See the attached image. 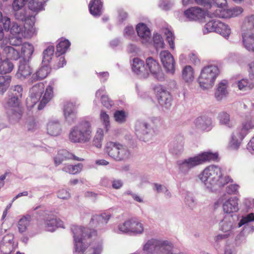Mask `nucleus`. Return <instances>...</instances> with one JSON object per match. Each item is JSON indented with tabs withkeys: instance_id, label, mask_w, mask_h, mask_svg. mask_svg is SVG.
Listing matches in <instances>:
<instances>
[{
	"instance_id": "obj_57",
	"label": "nucleus",
	"mask_w": 254,
	"mask_h": 254,
	"mask_svg": "<svg viewBox=\"0 0 254 254\" xmlns=\"http://www.w3.org/2000/svg\"><path fill=\"white\" fill-rule=\"evenodd\" d=\"M100 120L102 121L106 131H108L110 127V118L109 115L104 111H101L100 113Z\"/></svg>"
},
{
	"instance_id": "obj_30",
	"label": "nucleus",
	"mask_w": 254,
	"mask_h": 254,
	"mask_svg": "<svg viewBox=\"0 0 254 254\" xmlns=\"http://www.w3.org/2000/svg\"><path fill=\"white\" fill-rule=\"evenodd\" d=\"M219 225L220 230L230 234L235 226L234 219L232 216H225Z\"/></svg>"
},
{
	"instance_id": "obj_56",
	"label": "nucleus",
	"mask_w": 254,
	"mask_h": 254,
	"mask_svg": "<svg viewBox=\"0 0 254 254\" xmlns=\"http://www.w3.org/2000/svg\"><path fill=\"white\" fill-rule=\"evenodd\" d=\"M243 27L246 29L254 28V14L246 17L243 22Z\"/></svg>"
},
{
	"instance_id": "obj_31",
	"label": "nucleus",
	"mask_w": 254,
	"mask_h": 254,
	"mask_svg": "<svg viewBox=\"0 0 254 254\" xmlns=\"http://www.w3.org/2000/svg\"><path fill=\"white\" fill-rule=\"evenodd\" d=\"M47 132L52 136L60 135L62 131V126L58 120H51L49 122L47 127Z\"/></svg>"
},
{
	"instance_id": "obj_3",
	"label": "nucleus",
	"mask_w": 254,
	"mask_h": 254,
	"mask_svg": "<svg viewBox=\"0 0 254 254\" xmlns=\"http://www.w3.org/2000/svg\"><path fill=\"white\" fill-rule=\"evenodd\" d=\"M161 125L159 118L154 117L148 121L138 120L135 125V134L140 140L149 142L158 134Z\"/></svg>"
},
{
	"instance_id": "obj_20",
	"label": "nucleus",
	"mask_w": 254,
	"mask_h": 254,
	"mask_svg": "<svg viewBox=\"0 0 254 254\" xmlns=\"http://www.w3.org/2000/svg\"><path fill=\"white\" fill-rule=\"evenodd\" d=\"M111 216V214L107 212L93 215L91 218L90 224L92 226L102 229L108 223Z\"/></svg>"
},
{
	"instance_id": "obj_45",
	"label": "nucleus",
	"mask_w": 254,
	"mask_h": 254,
	"mask_svg": "<svg viewBox=\"0 0 254 254\" xmlns=\"http://www.w3.org/2000/svg\"><path fill=\"white\" fill-rule=\"evenodd\" d=\"M55 48L53 46L48 47L43 53L42 64H48L54 55Z\"/></svg>"
},
{
	"instance_id": "obj_41",
	"label": "nucleus",
	"mask_w": 254,
	"mask_h": 254,
	"mask_svg": "<svg viewBox=\"0 0 254 254\" xmlns=\"http://www.w3.org/2000/svg\"><path fill=\"white\" fill-rule=\"evenodd\" d=\"M238 89L242 91H248L254 87V83L247 78H243L237 82Z\"/></svg>"
},
{
	"instance_id": "obj_7",
	"label": "nucleus",
	"mask_w": 254,
	"mask_h": 254,
	"mask_svg": "<svg viewBox=\"0 0 254 254\" xmlns=\"http://www.w3.org/2000/svg\"><path fill=\"white\" fill-rule=\"evenodd\" d=\"M254 128V117L247 116L241 127L237 128L232 133L229 145L234 149H238L243 139L251 129Z\"/></svg>"
},
{
	"instance_id": "obj_23",
	"label": "nucleus",
	"mask_w": 254,
	"mask_h": 254,
	"mask_svg": "<svg viewBox=\"0 0 254 254\" xmlns=\"http://www.w3.org/2000/svg\"><path fill=\"white\" fill-rule=\"evenodd\" d=\"M132 71L141 78L148 77L147 68L143 61L139 58H135L133 59L132 64Z\"/></svg>"
},
{
	"instance_id": "obj_1",
	"label": "nucleus",
	"mask_w": 254,
	"mask_h": 254,
	"mask_svg": "<svg viewBox=\"0 0 254 254\" xmlns=\"http://www.w3.org/2000/svg\"><path fill=\"white\" fill-rule=\"evenodd\" d=\"M74 250L76 254H101L103 251L101 240L96 239V232L80 226L71 227Z\"/></svg>"
},
{
	"instance_id": "obj_55",
	"label": "nucleus",
	"mask_w": 254,
	"mask_h": 254,
	"mask_svg": "<svg viewBox=\"0 0 254 254\" xmlns=\"http://www.w3.org/2000/svg\"><path fill=\"white\" fill-rule=\"evenodd\" d=\"M152 40L154 47L157 50L164 48V40L160 35L158 33L154 34L152 38Z\"/></svg>"
},
{
	"instance_id": "obj_13",
	"label": "nucleus",
	"mask_w": 254,
	"mask_h": 254,
	"mask_svg": "<svg viewBox=\"0 0 254 254\" xmlns=\"http://www.w3.org/2000/svg\"><path fill=\"white\" fill-rule=\"evenodd\" d=\"M154 89L159 104L166 109H169L172 106L173 100L170 92L161 86H156Z\"/></svg>"
},
{
	"instance_id": "obj_17",
	"label": "nucleus",
	"mask_w": 254,
	"mask_h": 254,
	"mask_svg": "<svg viewBox=\"0 0 254 254\" xmlns=\"http://www.w3.org/2000/svg\"><path fill=\"white\" fill-rule=\"evenodd\" d=\"M27 0H14L12 4L13 14L15 18L20 21L26 19V14L24 6Z\"/></svg>"
},
{
	"instance_id": "obj_64",
	"label": "nucleus",
	"mask_w": 254,
	"mask_h": 254,
	"mask_svg": "<svg viewBox=\"0 0 254 254\" xmlns=\"http://www.w3.org/2000/svg\"><path fill=\"white\" fill-rule=\"evenodd\" d=\"M173 3L168 0H161L159 3L160 8L164 10L170 9Z\"/></svg>"
},
{
	"instance_id": "obj_15",
	"label": "nucleus",
	"mask_w": 254,
	"mask_h": 254,
	"mask_svg": "<svg viewBox=\"0 0 254 254\" xmlns=\"http://www.w3.org/2000/svg\"><path fill=\"white\" fill-rule=\"evenodd\" d=\"M136 30L143 45L148 46L152 44L151 31L146 24L143 23H138L136 25Z\"/></svg>"
},
{
	"instance_id": "obj_8",
	"label": "nucleus",
	"mask_w": 254,
	"mask_h": 254,
	"mask_svg": "<svg viewBox=\"0 0 254 254\" xmlns=\"http://www.w3.org/2000/svg\"><path fill=\"white\" fill-rule=\"evenodd\" d=\"M219 73V69L216 65L211 64L203 67L197 78L200 87L203 89L212 87Z\"/></svg>"
},
{
	"instance_id": "obj_50",
	"label": "nucleus",
	"mask_w": 254,
	"mask_h": 254,
	"mask_svg": "<svg viewBox=\"0 0 254 254\" xmlns=\"http://www.w3.org/2000/svg\"><path fill=\"white\" fill-rule=\"evenodd\" d=\"M127 113L124 110L116 111L114 114L115 120L119 124L125 123L127 121Z\"/></svg>"
},
{
	"instance_id": "obj_2",
	"label": "nucleus",
	"mask_w": 254,
	"mask_h": 254,
	"mask_svg": "<svg viewBox=\"0 0 254 254\" xmlns=\"http://www.w3.org/2000/svg\"><path fill=\"white\" fill-rule=\"evenodd\" d=\"M198 178L203 183L205 189L210 192H215L233 182L229 176L223 174L220 167L214 165L206 167L198 175Z\"/></svg>"
},
{
	"instance_id": "obj_9",
	"label": "nucleus",
	"mask_w": 254,
	"mask_h": 254,
	"mask_svg": "<svg viewBox=\"0 0 254 254\" xmlns=\"http://www.w3.org/2000/svg\"><path fill=\"white\" fill-rule=\"evenodd\" d=\"M104 151L116 161L126 160L130 156V152L127 147L117 141H108L106 143Z\"/></svg>"
},
{
	"instance_id": "obj_25",
	"label": "nucleus",
	"mask_w": 254,
	"mask_h": 254,
	"mask_svg": "<svg viewBox=\"0 0 254 254\" xmlns=\"http://www.w3.org/2000/svg\"><path fill=\"white\" fill-rule=\"evenodd\" d=\"M228 81L226 80H222L217 85L216 91L215 92V98L218 101H221L226 98L228 94Z\"/></svg>"
},
{
	"instance_id": "obj_11",
	"label": "nucleus",
	"mask_w": 254,
	"mask_h": 254,
	"mask_svg": "<svg viewBox=\"0 0 254 254\" xmlns=\"http://www.w3.org/2000/svg\"><path fill=\"white\" fill-rule=\"evenodd\" d=\"M20 99L11 95L4 105L9 120L12 122H17L21 117L22 112L19 107Z\"/></svg>"
},
{
	"instance_id": "obj_26",
	"label": "nucleus",
	"mask_w": 254,
	"mask_h": 254,
	"mask_svg": "<svg viewBox=\"0 0 254 254\" xmlns=\"http://www.w3.org/2000/svg\"><path fill=\"white\" fill-rule=\"evenodd\" d=\"M32 73V68L29 62L22 61L20 62L18 69L16 73V77L21 80L28 77Z\"/></svg>"
},
{
	"instance_id": "obj_22",
	"label": "nucleus",
	"mask_w": 254,
	"mask_h": 254,
	"mask_svg": "<svg viewBox=\"0 0 254 254\" xmlns=\"http://www.w3.org/2000/svg\"><path fill=\"white\" fill-rule=\"evenodd\" d=\"M35 17L31 15L26 16L23 25V36L24 38H30L36 34V29L34 27Z\"/></svg>"
},
{
	"instance_id": "obj_40",
	"label": "nucleus",
	"mask_w": 254,
	"mask_h": 254,
	"mask_svg": "<svg viewBox=\"0 0 254 254\" xmlns=\"http://www.w3.org/2000/svg\"><path fill=\"white\" fill-rule=\"evenodd\" d=\"M97 97H101V102L103 105L107 108H110L113 104V101L111 100L108 96L105 95V88L102 87L96 93Z\"/></svg>"
},
{
	"instance_id": "obj_42",
	"label": "nucleus",
	"mask_w": 254,
	"mask_h": 254,
	"mask_svg": "<svg viewBox=\"0 0 254 254\" xmlns=\"http://www.w3.org/2000/svg\"><path fill=\"white\" fill-rule=\"evenodd\" d=\"M70 45V43L68 40L61 39L57 46L56 55L57 57H60L61 55L64 54Z\"/></svg>"
},
{
	"instance_id": "obj_63",
	"label": "nucleus",
	"mask_w": 254,
	"mask_h": 254,
	"mask_svg": "<svg viewBox=\"0 0 254 254\" xmlns=\"http://www.w3.org/2000/svg\"><path fill=\"white\" fill-rule=\"evenodd\" d=\"M127 52L133 56L137 55L140 51L139 47L134 44H129L127 48Z\"/></svg>"
},
{
	"instance_id": "obj_19",
	"label": "nucleus",
	"mask_w": 254,
	"mask_h": 254,
	"mask_svg": "<svg viewBox=\"0 0 254 254\" xmlns=\"http://www.w3.org/2000/svg\"><path fill=\"white\" fill-rule=\"evenodd\" d=\"M217 5L220 6L214 7L211 6L210 11L207 12L208 15L210 17H216L219 18H227V8H223V5H225L226 3V0H214Z\"/></svg>"
},
{
	"instance_id": "obj_53",
	"label": "nucleus",
	"mask_w": 254,
	"mask_h": 254,
	"mask_svg": "<svg viewBox=\"0 0 254 254\" xmlns=\"http://www.w3.org/2000/svg\"><path fill=\"white\" fill-rule=\"evenodd\" d=\"M10 32L12 35L23 36V25L13 23Z\"/></svg>"
},
{
	"instance_id": "obj_29",
	"label": "nucleus",
	"mask_w": 254,
	"mask_h": 254,
	"mask_svg": "<svg viewBox=\"0 0 254 254\" xmlns=\"http://www.w3.org/2000/svg\"><path fill=\"white\" fill-rule=\"evenodd\" d=\"M238 200L236 197H231L226 200L223 204V211L227 213L238 211L239 209Z\"/></svg>"
},
{
	"instance_id": "obj_51",
	"label": "nucleus",
	"mask_w": 254,
	"mask_h": 254,
	"mask_svg": "<svg viewBox=\"0 0 254 254\" xmlns=\"http://www.w3.org/2000/svg\"><path fill=\"white\" fill-rule=\"evenodd\" d=\"M170 151L173 154L179 155L184 151V142L181 139L179 142H174L171 145Z\"/></svg>"
},
{
	"instance_id": "obj_12",
	"label": "nucleus",
	"mask_w": 254,
	"mask_h": 254,
	"mask_svg": "<svg viewBox=\"0 0 254 254\" xmlns=\"http://www.w3.org/2000/svg\"><path fill=\"white\" fill-rule=\"evenodd\" d=\"M145 67L147 68L148 76L150 73L155 78L159 81L165 79V75L158 62L152 57L146 59Z\"/></svg>"
},
{
	"instance_id": "obj_39",
	"label": "nucleus",
	"mask_w": 254,
	"mask_h": 254,
	"mask_svg": "<svg viewBox=\"0 0 254 254\" xmlns=\"http://www.w3.org/2000/svg\"><path fill=\"white\" fill-rule=\"evenodd\" d=\"M12 80L9 75H0V94H3L9 88Z\"/></svg>"
},
{
	"instance_id": "obj_37",
	"label": "nucleus",
	"mask_w": 254,
	"mask_h": 254,
	"mask_svg": "<svg viewBox=\"0 0 254 254\" xmlns=\"http://www.w3.org/2000/svg\"><path fill=\"white\" fill-rule=\"evenodd\" d=\"M1 48L3 49V54H5L6 56V59H10L13 60H17L20 58V55L19 52L11 46H3L2 45Z\"/></svg>"
},
{
	"instance_id": "obj_54",
	"label": "nucleus",
	"mask_w": 254,
	"mask_h": 254,
	"mask_svg": "<svg viewBox=\"0 0 254 254\" xmlns=\"http://www.w3.org/2000/svg\"><path fill=\"white\" fill-rule=\"evenodd\" d=\"M243 9L240 6L227 8V18L238 16L243 13Z\"/></svg>"
},
{
	"instance_id": "obj_21",
	"label": "nucleus",
	"mask_w": 254,
	"mask_h": 254,
	"mask_svg": "<svg viewBox=\"0 0 254 254\" xmlns=\"http://www.w3.org/2000/svg\"><path fill=\"white\" fill-rule=\"evenodd\" d=\"M13 239L12 234H7L3 237L0 245V250L3 254H10L14 250Z\"/></svg>"
},
{
	"instance_id": "obj_47",
	"label": "nucleus",
	"mask_w": 254,
	"mask_h": 254,
	"mask_svg": "<svg viewBox=\"0 0 254 254\" xmlns=\"http://www.w3.org/2000/svg\"><path fill=\"white\" fill-rule=\"evenodd\" d=\"M104 139V132L102 129L98 128L93 139V145L98 148H101Z\"/></svg>"
},
{
	"instance_id": "obj_6",
	"label": "nucleus",
	"mask_w": 254,
	"mask_h": 254,
	"mask_svg": "<svg viewBox=\"0 0 254 254\" xmlns=\"http://www.w3.org/2000/svg\"><path fill=\"white\" fill-rule=\"evenodd\" d=\"M69 139L73 143H86L92 137L90 124L84 122L71 128L69 133Z\"/></svg>"
},
{
	"instance_id": "obj_60",
	"label": "nucleus",
	"mask_w": 254,
	"mask_h": 254,
	"mask_svg": "<svg viewBox=\"0 0 254 254\" xmlns=\"http://www.w3.org/2000/svg\"><path fill=\"white\" fill-rule=\"evenodd\" d=\"M23 88L21 85H17L13 86L11 95L21 99L22 96Z\"/></svg>"
},
{
	"instance_id": "obj_49",
	"label": "nucleus",
	"mask_w": 254,
	"mask_h": 254,
	"mask_svg": "<svg viewBox=\"0 0 254 254\" xmlns=\"http://www.w3.org/2000/svg\"><path fill=\"white\" fill-rule=\"evenodd\" d=\"M219 20H211L205 24L203 29V33L205 34L209 32H216Z\"/></svg>"
},
{
	"instance_id": "obj_36",
	"label": "nucleus",
	"mask_w": 254,
	"mask_h": 254,
	"mask_svg": "<svg viewBox=\"0 0 254 254\" xmlns=\"http://www.w3.org/2000/svg\"><path fill=\"white\" fill-rule=\"evenodd\" d=\"M50 72V68L48 64H43V66H41L32 76L33 80L36 81L38 80H42L46 78Z\"/></svg>"
},
{
	"instance_id": "obj_33",
	"label": "nucleus",
	"mask_w": 254,
	"mask_h": 254,
	"mask_svg": "<svg viewBox=\"0 0 254 254\" xmlns=\"http://www.w3.org/2000/svg\"><path fill=\"white\" fill-rule=\"evenodd\" d=\"M182 77L184 81L191 83L194 79V71L190 65H186L182 69Z\"/></svg>"
},
{
	"instance_id": "obj_38",
	"label": "nucleus",
	"mask_w": 254,
	"mask_h": 254,
	"mask_svg": "<svg viewBox=\"0 0 254 254\" xmlns=\"http://www.w3.org/2000/svg\"><path fill=\"white\" fill-rule=\"evenodd\" d=\"M31 220V217L29 215L23 216L19 219L18 222L17 227L20 233H22L26 232L30 225Z\"/></svg>"
},
{
	"instance_id": "obj_62",
	"label": "nucleus",
	"mask_w": 254,
	"mask_h": 254,
	"mask_svg": "<svg viewBox=\"0 0 254 254\" xmlns=\"http://www.w3.org/2000/svg\"><path fill=\"white\" fill-rule=\"evenodd\" d=\"M165 33L166 36L167 40L170 45V48L172 49H174L175 48V45L174 43L175 37L173 33L169 30L166 29Z\"/></svg>"
},
{
	"instance_id": "obj_35",
	"label": "nucleus",
	"mask_w": 254,
	"mask_h": 254,
	"mask_svg": "<svg viewBox=\"0 0 254 254\" xmlns=\"http://www.w3.org/2000/svg\"><path fill=\"white\" fill-rule=\"evenodd\" d=\"M242 38L244 47L250 52H254V34L244 33Z\"/></svg>"
},
{
	"instance_id": "obj_4",
	"label": "nucleus",
	"mask_w": 254,
	"mask_h": 254,
	"mask_svg": "<svg viewBox=\"0 0 254 254\" xmlns=\"http://www.w3.org/2000/svg\"><path fill=\"white\" fill-rule=\"evenodd\" d=\"M217 157V153L205 151L192 157L178 160L177 165L179 172L184 175H188L190 170L207 161H214Z\"/></svg>"
},
{
	"instance_id": "obj_43",
	"label": "nucleus",
	"mask_w": 254,
	"mask_h": 254,
	"mask_svg": "<svg viewBox=\"0 0 254 254\" xmlns=\"http://www.w3.org/2000/svg\"><path fill=\"white\" fill-rule=\"evenodd\" d=\"M14 65L8 59H5L0 63V73L6 74L12 71Z\"/></svg>"
},
{
	"instance_id": "obj_10",
	"label": "nucleus",
	"mask_w": 254,
	"mask_h": 254,
	"mask_svg": "<svg viewBox=\"0 0 254 254\" xmlns=\"http://www.w3.org/2000/svg\"><path fill=\"white\" fill-rule=\"evenodd\" d=\"M143 231V224L135 218H130L119 224L117 232L119 234L139 235Z\"/></svg>"
},
{
	"instance_id": "obj_58",
	"label": "nucleus",
	"mask_w": 254,
	"mask_h": 254,
	"mask_svg": "<svg viewBox=\"0 0 254 254\" xmlns=\"http://www.w3.org/2000/svg\"><path fill=\"white\" fill-rule=\"evenodd\" d=\"M252 221H254V214L251 213L242 217V219L238 223V227H241L242 226Z\"/></svg>"
},
{
	"instance_id": "obj_18",
	"label": "nucleus",
	"mask_w": 254,
	"mask_h": 254,
	"mask_svg": "<svg viewBox=\"0 0 254 254\" xmlns=\"http://www.w3.org/2000/svg\"><path fill=\"white\" fill-rule=\"evenodd\" d=\"M184 15L187 21H197L204 18L205 12L201 8L197 7H191L184 12Z\"/></svg>"
},
{
	"instance_id": "obj_48",
	"label": "nucleus",
	"mask_w": 254,
	"mask_h": 254,
	"mask_svg": "<svg viewBox=\"0 0 254 254\" xmlns=\"http://www.w3.org/2000/svg\"><path fill=\"white\" fill-rule=\"evenodd\" d=\"M48 0H32L28 3L29 8L34 11H39L43 8Z\"/></svg>"
},
{
	"instance_id": "obj_32",
	"label": "nucleus",
	"mask_w": 254,
	"mask_h": 254,
	"mask_svg": "<svg viewBox=\"0 0 254 254\" xmlns=\"http://www.w3.org/2000/svg\"><path fill=\"white\" fill-rule=\"evenodd\" d=\"M34 52V46L29 43H24L21 48V56L23 57L22 61L29 62Z\"/></svg>"
},
{
	"instance_id": "obj_16",
	"label": "nucleus",
	"mask_w": 254,
	"mask_h": 254,
	"mask_svg": "<svg viewBox=\"0 0 254 254\" xmlns=\"http://www.w3.org/2000/svg\"><path fill=\"white\" fill-rule=\"evenodd\" d=\"M76 103L75 102H66L64 106V119L68 124L74 123L77 119L76 117Z\"/></svg>"
},
{
	"instance_id": "obj_5",
	"label": "nucleus",
	"mask_w": 254,
	"mask_h": 254,
	"mask_svg": "<svg viewBox=\"0 0 254 254\" xmlns=\"http://www.w3.org/2000/svg\"><path fill=\"white\" fill-rule=\"evenodd\" d=\"M56 85V80L52 79L46 87L44 92V85L40 82L33 86L30 90V97L32 102L35 104L40 101L38 109H42L54 96L53 89Z\"/></svg>"
},
{
	"instance_id": "obj_34",
	"label": "nucleus",
	"mask_w": 254,
	"mask_h": 254,
	"mask_svg": "<svg viewBox=\"0 0 254 254\" xmlns=\"http://www.w3.org/2000/svg\"><path fill=\"white\" fill-rule=\"evenodd\" d=\"M102 2L100 0H91L89 4L90 13L93 16H100L102 13Z\"/></svg>"
},
{
	"instance_id": "obj_44",
	"label": "nucleus",
	"mask_w": 254,
	"mask_h": 254,
	"mask_svg": "<svg viewBox=\"0 0 254 254\" xmlns=\"http://www.w3.org/2000/svg\"><path fill=\"white\" fill-rule=\"evenodd\" d=\"M215 32L221 35L225 38L227 39L230 36L231 31L227 24L220 21Z\"/></svg>"
},
{
	"instance_id": "obj_27",
	"label": "nucleus",
	"mask_w": 254,
	"mask_h": 254,
	"mask_svg": "<svg viewBox=\"0 0 254 254\" xmlns=\"http://www.w3.org/2000/svg\"><path fill=\"white\" fill-rule=\"evenodd\" d=\"M69 159H73L79 161L84 160L83 159L76 157L66 150H61L59 151L57 155L54 158L55 163L56 165H60L64 160Z\"/></svg>"
},
{
	"instance_id": "obj_59",
	"label": "nucleus",
	"mask_w": 254,
	"mask_h": 254,
	"mask_svg": "<svg viewBox=\"0 0 254 254\" xmlns=\"http://www.w3.org/2000/svg\"><path fill=\"white\" fill-rule=\"evenodd\" d=\"M24 36L12 35L9 39L10 44L13 46H18L22 44V39Z\"/></svg>"
},
{
	"instance_id": "obj_46",
	"label": "nucleus",
	"mask_w": 254,
	"mask_h": 254,
	"mask_svg": "<svg viewBox=\"0 0 254 254\" xmlns=\"http://www.w3.org/2000/svg\"><path fill=\"white\" fill-rule=\"evenodd\" d=\"M230 118V115L225 111L220 112L218 116V119L221 124L232 127H233V124L231 122Z\"/></svg>"
},
{
	"instance_id": "obj_14",
	"label": "nucleus",
	"mask_w": 254,
	"mask_h": 254,
	"mask_svg": "<svg viewBox=\"0 0 254 254\" xmlns=\"http://www.w3.org/2000/svg\"><path fill=\"white\" fill-rule=\"evenodd\" d=\"M161 62L167 73L174 74L175 71V62L168 51H162L159 54Z\"/></svg>"
},
{
	"instance_id": "obj_61",
	"label": "nucleus",
	"mask_w": 254,
	"mask_h": 254,
	"mask_svg": "<svg viewBox=\"0 0 254 254\" xmlns=\"http://www.w3.org/2000/svg\"><path fill=\"white\" fill-rule=\"evenodd\" d=\"M186 204L191 209H193L196 205V203L193 197L190 194H188L185 198Z\"/></svg>"
},
{
	"instance_id": "obj_28",
	"label": "nucleus",
	"mask_w": 254,
	"mask_h": 254,
	"mask_svg": "<svg viewBox=\"0 0 254 254\" xmlns=\"http://www.w3.org/2000/svg\"><path fill=\"white\" fill-rule=\"evenodd\" d=\"M45 225L47 231L53 232L56 228L61 226L62 222L59 221L55 215L49 214L46 216Z\"/></svg>"
},
{
	"instance_id": "obj_52",
	"label": "nucleus",
	"mask_w": 254,
	"mask_h": 254,
	"mask_svg": "<svg viewBox=\"0 0 254 254\" xmlns=\"http://www.w3.org/2000/svg\"><path fill=\"white\" fill-rule=\"evenodd\" d=\"M82 168V165L81 164H78L75 165H68L65 166L63 170L66 173L71 174H75L79 172Z\"/></svg>"
},
{
	"instance_id": "obj_24",
	"label": "nucleus",
	"mask_w": 254,
	"mask_h": 254,
	"mask_svg": "<svg viewBox=\"0 0 254 254\" xmlns=\"http://www.w3.org/2000/svg\"><path fill=\"white\" fill-rule=\"evenodd\" d=\"M194 124L197 129L203 131H209L212 128V119L205 116L197 118Z\"/></svg>"
}]
</instances>
